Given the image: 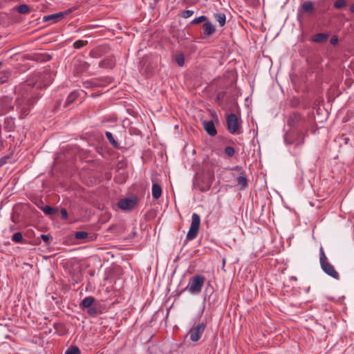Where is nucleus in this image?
Instances as JSON below:
<instances>
[{"mask_svg": "<svg viewBox=\"0 0 354 354\" xmlns=\"http://www.w3.org/2000/svg\"><path fill=\"white\" fill-rule=\"evenodd\" d=\"M205 281V277L201 274H197L190 278L187 286L183 291H188L191 295H198L201 292Z\"/></svg>", "mask_w": 354, "mask_h": 354, "instance_id": "1", "label": "nucleus"}, {"mask_svg": "<svg viewBox=\"0 0 354 354\" xmlns=\"http://www.w3.org/2000/svg\"><path fill=\"white\" fill-rule=\"evenodd\" d=\"M319 261L321 268L326 274L334 279L338 278L339 274L337 272H336L334 267L328 261V259L322 247H321L319 250Z\"/></svg>", "mask_w": 354, "mask_h": 354, "instance_id": "2", "label": "nucleus"}, {"mask_svg": "<svg viewBox=\"0 0 354 354\" xmlns=\"http://www.w3.org/2000/svg\"><path fill=\"white\" fill-rule=\"evenodd\" d=\"M201 225V217L196 213H193L192 215V222L191 225L189 227V230L187 234V240H193L194 239L199 230Z\"/></svg>", "mask_w": 354, "mask_h": 354, "instance_id": "3", "label": "nucleus"}, {"mask_svg": "<svg viewBox=\"0 0 354 354\" xmlns=\"http://www.w3.org/2000/svg\"><path fill=\"white\" fill-rule=\"evenodd\" d=\"M206 325L204 323L198 324L194 326L188 332L190 339L192 342H197L201 337L202 334L205 331Z\"/></svg>", "mask_w": 354, "mask_h": 354, "instance_id": "4", "label": "nucleus"}, {"mask_svg": "<svg viewBox=\"0 0 354 354\" xmlns=\"http://www.w3.org/2000/svg\"><path fill=\"white\" fill-rule=\"evenodd\" d=\"M227 125L228 131L234 134L237 132L239 128L238 118L234 113H230L227 118Z\"/></svg>", "mask_w": 354, "mask_h": 354, "instance_id": "5", "label": "nucleus"}, {"mask_svg": "<svg viewBox=\"0 0 354 354\" xmlns=\"http://www.w3.org/2000/svg\"><path fill=\"white\" fill-rule=\"evenodd\" d=\"M137 204V199L136 198H127L121 199L118 201V205L120 209L122 210H131Z\"/></svg>", "mask_w": 354, "mask_h": 354, "instance_id": "6", "label": "nucleus"}, {"mask_svg": "<svg viewBox=\"0 0 354 354\" xmlns=\"http://www.w3.org/2000/svg\"><path fill=\"white\" fill-rule=\"evenodd\" d=\"M66 14H68L67 12H59L57 13L46 15L43 17V21L50 22V24H55L61 21Z\"/></svg>", "mask_w": 354, "mask_h": 354, "instance_id": "7", "label": "nucleus"}, {"mask_svg": "<svg viewBox=\"0 0 354 354\" xmlns=\"http://www.w3.org/2000/svg\"><path fill=\"white\" fill-rule=\"evenodd\" d=\"M308 135L307 131L304 133L302 131L297 133V136L294 140H288V136L286 135L284 140L285 142L288 144H293L295 143L297 146L301 145L304 143V138Z\"/></svg>", "mask_w": 354, "mask_h": 354, "instance_id": "8", "label": "nucleus"}, {"mask_svg": "<svg viewBox=\"0 0 354 354\" xmlns=\"http://www.w3.org/2000/svg\"><path fill=\"white\" fill-rule=\"evenodd\" d=\"M303 122L302 117L298 113H293L288 119L287 124L292 128L297 127Z\"/></svg>", "mask_w": 354, "mask_h": 354, "instance_id": "9", "label": "nucleus"}, {"mask_svg": "<svg viewBox=\"0 0 354 354\" xmlns=\"http://www.w3.org/2000/svg\"><path fill=\"white\" fill-rule=\"evenodd\" d=\"M203 127L209 136H215L217 134V131L212 120L204 121Z\"/></svg>", "mask_w": 354, "mask_h": 354, "instance_id": "10", "label": "nucleus"}, {"mask_svg": "<svg viewBox=\"0 0 354 354\" xmlns=\"http://www.w3.org/2000/svg\"><path fill=\"white\" fill-rule=\"evenodd\" d=\"M115 66V60L111 57H107L99 63V66L103 68H112Z\"/></svg>", "mask_w": 354, "mask_h": 354, "instance_id": "11", "label": "nucleus"}, {"mask_svg": "<svg viewBox=\"0 0 354 354\" xmlns=\"http://www.w3.org/2000/svg\"><path fill=\"white\" fill-rule=\"evenodd\" d=\"M203 33L205 35L209 36L214 34L216 32L215 26L209 21H206L203 26Z\"/></svg>", "mask_w": 354, "mask_h": 354, "instance_id": "12", "label": "nucleus"}, {"mask_svg": "<svg viewBox=\"0 0 354 354\" xmlns=\"http://www.w3.org/2000/svg\"><path fill=\"white\" fill-rule=\"evenodd\" d=\"M328 35L326 33H317L311 37V41L318 44H322L326 41Z\"/></svg>", "mask_w": 354, "mask_h": 354, "instance_id": "13", "label": "nucleus"}, {"mask_svg": "<svg viewBox=\"0 0 354 354\" xmlns=\"http://www.w3.org/2000/svg\"><path fill=\"white\" fill-rule=\"evenodd\" d=\"M162 187L156 183L152 185L151 194L153 198L158 199L162 195Z\"/></svg>", "mask_w": 354, "mask_h": 354, "instance_id": "14", "label": "nucleus"}, {"mask_svg": "<svg viewBox=\"0 0 354 354\" xmlns=\"http://www.w3.org/2000/svg\"><path fill=\"white\" fill-rule=\"evenodd\" d=\"M236 182L239 185H241L242 189L247 187L248 179L243 172H241V175L236 178Z\"/></svg>", "mask_w": 354, "mask_h": 354, "instance_id": "15", "label": "nucleus"}, {"mask_svg": "<svg viewBox=\"0 0 354 354\" xmlns=\"http://www.w3.org/2000/svg\"><path fill=\"white\" fill-rule=\"evenodd\" d=\"M214 17L220 26H223L226 22V16L223 12L215 13L214 14Z\"/></svg>", "mask_w": 354, "mask_h": 354, "instance_id": "16", "label": "nucleus"}, {"mask_svg": "<svg viewBox=\"0 0 354 354\" xmlns=\"http://www.w3.org/2000/svg\"><path fill=\"white\" fill-rule=\"evenodd\" d=\"M95 299L93 297L88 296L86 297L82 301L80 306L83 308H89L94 303Z\"/></svg>", "mask_w": 354, "mask_h": 354, "instance_id": "17", "label": "nucleus"}, {"mask_svg": "<svg viewBox=\"0 0 354 354\" xmlns=\"http://www.w3.org/2000/svg\"><path fill=\"white\" fill-rule=\"evenodd\" d=\"M301 8L304 12H312L314 10L313 3L311 1H305Z\"/></svg>", "mask_w": 354, "mask_h": 354, "instance_id": "18", "label": "nucleus"}, {"mask_svg": "<svg viewBox=\"0 0 354 354\" xmlns=\"http://www.w3.org/2000/svg\"><path fill=\"white\" fill-rule=\"evenodd\" d=\"M12 241L15 243H26L21 232H16L12 236Z\"/></svg>", "mask_w": 354, "mask_h": 354, "instance_id": "19", "label": "nucleus"}, {"mask_svg": "<svg viewBox=\"0 0 354 354\" xmlns=\"http://www.w3.org/2000/svg\"><path fill=\"white\" fill-rule=\"evenodd\" d=\"M17 12L20 14H26L30 12V8L26 4H21L19 5L17 9Z\"/></svg>", "mask_w": 354, "mask_h": 354, "instance_id": "20", "label": "nucleus"}, {"mask_svg": "<svg viewBox=\"0 0 354 354\" xmlns=\"http://www.w3.org/2000/svg\"><path fill=\"white\" fill-rule=\"evenodd\" d=\"M106 137L108 139L109 142L115 147H118V142L114 139L113 134L109 131H106L105 133Z\"/></svg>", "mask_w": 354, "mask_h": 354, "instance_id": "21", "label": "nucleus"}, {"mask_svg": "<svg viewBox=\"0 0 354 354\" xmlns=\"http://www.w3.org/2000/svg\"><path fill=\"white\" fill-rule=\"evenodd\" d=\"M41 209L46 214V215H52L55 213L56 209L50 206H44L41 207Z\"/></svg>", "mask_w": 354, "mask_h": 354, "instance_id": "22", "label": "nucleus"}, {"mask_svg": "<svg viewBox=\"0 0 354 354\" xmlns=\"http://www.w3.org/2000/svg\"><path fill=\"white\" fill-rule=\"evenodd\" d=\"M346 2L345 0H337L334 3V7L336 9H343L346 7Z\"/></svg>", "mask_w": 354, "mask_h": 354, "instance_id": "23", "label": "nucleus"}, {"mask_svg": "<svg viewBox=\"0 0 354 354\" xmlns=\"http://www.w3.org/2000/svg\"><path fill=\"white\" fill-rule=\"evenodd\" d=\"M176 62L179 66H183L185 64V57L184 55L180 53L176 56Z\"/></svg>", "mask_w": 354, "mask_h": 354, "instance_id": "24", "label": "nucleus"}, {"mask_svg": "<svg viewBox=\"0 0 354 354\" xmlns=\"http://www.w3.org/2000/svg\"><path fill=\"white\" fill-rule=\"evenodd\" d=\"M80 350L77 346H71L65 352V354H80Z\"/></svg>", "mask_w": 354, "mask_h": 354, "instance_id": "25", "label": "nucleus"}, {"mask_svg": "<svg viewBox=\"0 0 354 354\" xmlns=\"http://www.w3.org/2000/svg\"><path fill=\"white\" fill-rule=\"evenodd\" d=\"M88 236V234L86 232L84 231H78L76 232L75 234V238L76 239H84L87 238Z\"/></svg>", "mask_w": 354, "mask_h": 354, "instance_id": "26", "label": "nucleus"}, {"mask_svg": "<svg viewBox=\"0 0 354 354\" xmlns=\"http://www.w3.org/2000/svg\"><path fill=\"white\" fill-rule=\"evenodd\" d=\"M194 12L192 10H184L179 15L185 19H187L194 15Z\"/></svg>", "mask_w": 354, "mask_h": 354, "instance_id": "27", "label": "nucleus"}, {"mask_svg": "<svg viewBox=\"0 0 354 354\" xmlns=\"http://www.w3.org/2000/svg\"><path fill=\"white\" fill-rule=\"evenodd\" d=\"M87 44L86 41L77 40L73 43V47L77 49H80L84 46Z\"/></svg>", "mask_w": 354, "mask_h": 354, "instance_id": "28", "label": "nucleus"}, {"mask_svg": "<svg viewBox=\"0 0 354 354\" xmlns=\"http://www.w3.org/2000/svg\"><path fill=\"white\" fill-rule=\"evenodd\" d=\"M225 153L228 157H232L234 155L235 151L232 147H226L225 148Z\"/></svg>", "mask_w": 354, "mask_h": 354, "instance_id": "29", "label": "nucleus"}, {"mask_svg": "<svg viewBox=\"0 0 354 354\" xmlns=\"http://www.w3.org/2000/svg\"><path fill=\"white\" fill-rule=\"evenodd\" d=\"M207 19V17L205 15H201L197 18H195L192 21V24H199L202 21H205Z\"/></svg>", "mask_w": 354, "mask_h": 354, "instance_id": "30", "label": "nucleus"}, {"mask_svg": "<svg viewBox=\"0 0 354 354\" xmlns=\"http://www.w3.org/2000/svg\"><path fill=\"white\" fill-rule=\"evenodd\" d=\"M88 315L91 317H95L97 315V309L95 307H89L87 311Z\"/></svg>", "mask_w": 354, "mask_h": 354, "instance_id": "31", "label": "nucleus"}, {"mask_svg": "<svg viewBox=\"0 0 354 354\" xmlns=\"http://www.w3.org/2000/svg\"><path fill=\"white\" fill-rule=\"evenodd\" d=\"M77 95L75 92H72L67 97V102L69 104V103H72L75 100V98L77 97Z\"/></svg>", "mask_w": 354, "mask_h": 354, "instance_id": "32", "label": "nucleus"}, {"mask_svg": "<svg viewBox=\"0 0 354 354\" xmlns=\"http://www.w3.org/2000/svg\"><path fill=\"white\" fill-rule=\"evenodd\" d=\"M79 65L82 67V69L81 71H77L76 72L77 75H78L79 73L83 72L84 71H85L86 69H87L88 68V64L86 62H80Z\"/></svg>", "mask_w": 354, "mask_h": 354, "instance_id": "33", "label": "nucleus"}, {"mask_svg": "<svg viewBox=\"0 0 354 354\" xmlns=\"http://www.w3.org/2000/svg\"><path fill=\"white\" fill-rule=\"evenodd\" d=\"M62 218L63 219H66L68 218V212L66 209L62 208L60 211Z\"/></svg>", "mask_w": 354, "mask_h": 354, "instance_id": "34", "label": "nucleus"}, {"mask_svg": "<svg viewBox=\"0 0 354 354\" xmlns=\"http://www.w3.org/2000/svg\"><path fill=\"white\" fill-rule=\"evenodd\" d=\"M40 237L44 242H46L47 244H49L50 238L48 235L41 234Z\"/></svg>", "mask_w": 354, "mask_h": 354, "instance_id": "35", "label": "nucleus"}, {"mask_svg": "<svg viewBox=\"0 0 354 354\" xmlns=\"http://www.w3.org/2000/svg\"><path fill=\"white\" fill-rule=\"evenodd\" d=\"M8 158L7 156H4L0 158V167H1L2 166L7 163Z\"/></svg>", "mask_w": 354, "mask_h": 354, "instance_id": "36", "label": "nucleus"}, {"mask_svg": "<svg viewBox=\"0 0 354 354\" xmlns=\"http://www.w3.org/2000/svg\"><path fill=\"white\" fill-rule=\"evenodd\" d=\"M330 42L332 45H335L338 42V37L337 36H333L330 40Z\"/></svg>", "mask_w": 354, "mask_h": 354, "instance_id": "37", "label": "nucleus"}, {"mask_svg": "<svg viewBox=\"0 0 354 354\" xmlns=\"http://www.w3.org/2000/svg\"><path fill=\"white\" fill-rule=\"evenodd\" d=\"M214 174H211V176H210V180H209V182L208 183L207 190L209 189V187H210V186H211V184H212V180L214 179Z\"/></svg>", "mask_w": 354, "mask_h": 354, "instance_id": "38", "label": "nucleus"}, {"mask_svg": "<svg viewBox=\"0 0 354 354\" xmlns=\"http://www.w3.org/2000/svg\"><path fill=\"white\" fill-rule=\"evenodd\" d=\"M233 170H241V167H239V166H235L233 167L232 169Z\"/></svg>", "mask_w": 354, "mask_h": 354, "instance_id": "39", "label": "nucleus"}, {"mask_svg": "<svg viewBox=\"0 0 354 354\" xmlns=\"http://www.w3.org/2000/svg\"><path fill=\"white\" fill-rule=\"evenodd\" d=\"M350 10L351 12H354V3L351 6Z\"/></svg>", "mask_w": 354, "mask_h": 354, "instance_id": "40", "label": "nucleus"}, {"mask_svg": "<svg viewBox=\"0 0 354 354\" xmlns=\"http://www.w3.org/2000/svg\"><path fill=\"white\" fill-rule=\"evenodd\" d=\"M4 78H6V76H4V77H1V80H4Z\"/></svg>", "mask_w": 354, "mask_h": 354, "instance_id": "41", "label": "nucleus"}, {"mask_svg": "<svg viewBox=\"0 0 354 354\" xmlns=\"http://www.w3.org/2000/svg\"><path fill=\"white\" fill-rule=\"evenodd\" d=\"M4 78H6V76H4V77H1V80H4Z\"/></svg>", "mask_w": 354, "mask_h": 354, "instance_id": "42", "label": "nucleus"}, {"mask_svg": "<svg viewBox=\"0 0 354 354\" xmlns=\"http://www.w3.org/2000/svg\"><path fill=\"white\" fill-rule=\"evenodd\" d=\"M5 81H6V80H1L2 82H4Z\"/></svg>", "mask_w": 354, "mask_h": 354, "instance_id": "43", "label": "nucleus"}, {"mask_svg": "<svg viewBox=\"0 0 354 354\" xmlns=\"http://www.w3.org/2000/svg\"><path fill=\"white\" fill-rule=\"evenodd\" d=\"M1 66V62H0V66Z\"/></svg>", "mask_w": 354, "mask_h": 354, "instance_id": "44", "label": "nucleus"}]
</instances>
